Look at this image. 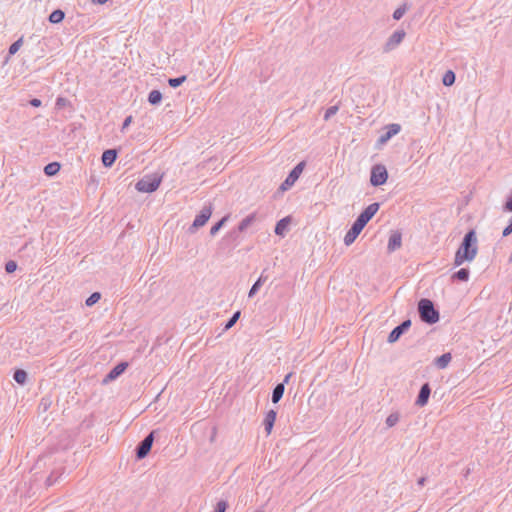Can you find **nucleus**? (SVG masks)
Returning a JSON list of instances; mask_svg holds the SVG:
<instances>
[{
    "instance_id": "f257e3e1",
    "label": "nucleus",
    "mask_w": 512,
    "mask_h": 512,
    "mask_svg": "<svg viewBox=\"0 0 512 512\" xmlns=\"http://www.w3.org/2000/svg\"><path fill=\"white\" fill-rule=\"evenodd\" d=\"M477 252V237L475 231L471 230L465 235L461 246L455 253L454 265L460 266L466 261H473Z\"/></svg>"
},
{
    "instance_id": "f03ea898",
    "label": "nucleus",
    "mask_w": 512,
    "mask_h": 512,
    "mask_svg": "<svg viewBox=\"0 0 512 512\" xmlns=\"http://www.w3.org/2000/svg\"><path fill=\"white\" fill-rule=\"evenodd\" d=\"M418 310L424 322L434 324L439 320V313L435 310L433 303L428 299H421L419 301Z\"/></svg>"
},
{
    "instance_id": "7ed1b4c3",
    "label": "nucleus",
    "mask_w": 512,
    "mask_h": 512,
    "mask_svg": "<svg viewBox=\"0 0 512 512\" xmlns=\"http://www.w3.org/2000/svg\"><path fill=\"white\" fill-rule=\"evenodd\" d=\"M160 183H161L160 177L148 176V177H145L137 182L136 189L140 192L150 193V192H154L155 190H157Z\"/></svg>"
},
{
    "instance_id": "20e7f679",
    "label": "nucleus",
    "mask_w": 512,
    "mask_h": 512,
    "mask_svg": "<svg viewBox=\"0 0 512 512\" xmlns=\"http://www.w3.org/2000/svg\"><path fill=\"white\" fill-rule=\"evenodd\" d=\"M388 173L383 165H375L371 171L370 182L373 186H380L386 183Z\"/></svg>"
},
{
    "instance_id": "39448f33",
    "label": "nucleus",
    "mask_w": 512,
    "mask_h": 512,
    "mask_svg": "<svg viewBox=\"0 0 512 512\" xmlns=\"http://www.w3.org/2000/svg\"><path fill=\"white\" fill-rule=\"evenodd\" d=\"M304 166H305V163L300 162L299 164H297L294 167V169L290 172V174L288 175L286 180L281 185L282 190L288 189L298 180V178L300 177V175L302 174V172L304 170Z\"/></svg>"
},
{
    "instance_id": "423d86ee",
    "label": "nucleus",
    "mask_w": 512,
    "mask_h": 512,
    "mask_svg": "<svg viewBox=\"0 0 512 512\" xmlns=\"http://www.w3.org/2000/svg\"><path fill=\"white\" fill-rule=\"evenodd\" d=\"M363 228L364 227L361 226L360 223L355 221L354 224L352 225L351 229L346 233V235L344 237V243L347 246L351 245L356 240L358 235L361 233Z\"/></svg>"
},
{
    "instance_id": "0eeeda50",
    "label": "nucleus",
    "mask_w": 512,
    "mask_h": 512,
    "mask_svg": "<svg viewBox=\"0 0 512 512\" xmlns=\"http://www.w3.org/2000/svg\"><path fill=\"white\" fill-rule=\"evenodd\" d=\"M211 215H212V207L211 206L203 208V210L200 212V214L198 216H196L192 227L199 228V227L204 226L206 224V222L209 220V218L211 217Z\"/></svg>"
},
{
    "instance_id": "6e6552de",
    "label": "nucleus",
    "mask_w": 512,
    "mask_h": 512,
    "mask_svg": "<svg viewBox=\"0 0 512 512\" xmlns=\"http://www.w3.org/2000/svg\"><path fill=\"white\" fill-rule=\"evenodd\" d=\"M152 443H153V433L149 434L141 443V445L139 446L138 448V451H137V456L139 458H143L145 457L150 449H151V446H152Z\"/></svg>"
},
{
    "instance_id": "1a4fd4ad",
    "label": "nucleus",
    "mask_w": 512,
    "mask_h": 512,
    "mask_svg": "<svg viewBox=\"0 0 512 512\" xmlns=\"http://www.w3.org/2000/svg\"><path fill=\"white\" fill-rule=\"evenodd\" d=\"M386 130V133L379 138L380 144L386 143L390 138L398 134L401 130V127L399 124H390L386 127Z\"/></svg>"
},
{
    "instance_id": "9d476101",
    "label": "nucleus",
    "mask_w": 512,
    "mask_h": 512,
    "mask_svg": "<svg viewBox=\"0 0 512 512\" xmlns=\"http://www.w3.org/2000/svg\"><path fill=\"white\" fill-rule=\"evenodd\" d=\"M405 35L406 34L403 30L394 32L386 44L387 50H390L399 45L403 41Z\"/></svg>"
},
{
    "instance_id": "9b49d317",
    "label": "nucleus",
    "mask_w": 512,
    "mask_h": 512,
    "mask_svg": "<svg viewBox=\"0 0 512 512\" xmlns=\"http://www.w3.org/2000/svg\"><path fill=\"white\" fill-rule=\"evenodd\" d=\"M430 386L428 383L424 384L421 387L420 393L418 395V398L416 400V404L420 407H423L427 404L429 396H430Z\"/></svg>"
},
{
    "instance_id": "f8f14e48",
    "label": "nucleus",
    "mask_w": 512,
    "mask_h": 512,
    "mask_svg": "<svg viewBox=\"0 0 512 512\" xmlns=\"http://www.w3.org/2000/svg\"><path fill=\"white\" fill-rule=\"evenodd\" d=\"M411 325L410 320L404 321L401 325L397 326L392 330L390 333L388 340L389 342H395L398 340L400 335L403 333L404 330H406Z\"/></svg>"
},
{
    "instance_id": "ddd939ff",
    "label": "nucleus",
    "mask_w": 512,
    "mask_h": 512,
    "mask_svg": "<svg viewBox=\"0 0 512 512\" xmlns=\"http://www.w3.org/2000/svg\"><path fill=\"white\" fill-rule=\"evenodd\" d=\"M276 411L270 410L267 412L265 419H264V425H265V431L267 435H270L276 420Z\"/></svg>"
},
{
    "instance_id": "4468645a",
    "label": "nucleus",
    "mask_w": 512,
    "mask_h": 512,
    "mask_svg": "<svg viewBox=\"0 0 512 512\" xmlns=\"http://www.w3.org/2000/svg\"><path fill=\"white\" fill-rule=\"evenodd\" d=\"M290 223H291V217L290 216L284 217L283 219L278 221V223L276 224L275 233L279 236H284L286 231L288 230Z\"/></svg>"
},
{
    "instance_id": "2eb2a0df",
    "label": "nucleus",
    "mask_w": 512,
    "mask_h": 512,
    "mask_svg": "<svg viewBox=\"0 0 512 512\" xmlns=\"http://www.w3.org/2000/svg\"><path fill=\"white\" fill-rule=\"evenodd\" d=\"M402 244V236L399 232H393L389 238L388 242V250L394 251L401 247Z\"/></svg>"
},
{
    "instance_id": "dca6fc26",
    "label": "nucleus",
    "mask_w": 512,
    "mask_h": 512,
    "mask_svg": "<svg viewBox=\"0 0 512 512\" xmlns=\"http://www.w3.org/2000/svg\"><path fill=\"white\" fill-rule=\"evenodd\" d=\"M128 364L125 362L116 365L107 375V380H114L120 376L127 368Z\"/></svg>"
},
{
    "instance_id": "f3484780",
    "label": "nucleus",
    "mask_w": 512,
    "mask_h": 512,
    "mask_svg": "<svg viewBox=\"0 0 512 512\" xmlns=\"http://www.w3.org/2000/svg\"><path fill=\"white\" fill-rule=\"evenodd\" d=\"M116 160V152L114 150H106L102 154V162L104 166L109 167L111 166Z\"/></svg>"
},
{
    "instance_id": "a211bd4d",
    "label": "nucleus",
    "mask_w": 512,
    "mask_h": 512,
    "mask_svg": "<svg viewBox=\"0 0 512 512\" xmlns=\"http://www.w3.org/2000/svg\"><path fill=\"white\" fill-rule=\"evenodd\" d=\"M60 170V164L58 162H52L45 166L44 172L47 176H54Z\"/></svg>"
},
{
    "instance_id": "6ab92c4d",
    "label": "nucleus",
    "mask_w": 512,
    "mask_h": 512,
    "mask_svg": "<svg viewBox=\"0 0 512 512\" xmlns=\"http://www.w3.org/2000/svg\"><path fill=\"white\" fill-rule=\"evenodd\" d=\"M64 12L60 9H57V10H54L50 16H49V21L53 24H57V23H60L63 21L64 19Z\"/></svg>"
},
{
    "instance_id": "aec40b11",
    "label": "nucleus",
    "mask_w": 512,
    "mask_h": 512,
    "mask_svg": "<svg viewBox=\"0 0 512 512\" xmlns=\"http://www.w3.org/2000/svg\"><path fill=\"white\" fill-rule=\"evenodd\" d=\"M452 357L450 353H445L436 359V364L439 368H445L451 361Z\"/></svg>"
},
{
    "instance_id": "412c9836",
    "label": "nucleus",
    "mask_w": 512,
    "mask_h": 512,
    "mask_svg": "<svg viewBox=\"0 0 512 512\" xmlns=\"http://www.w3.org/2000/svg\"><path fill=\"white\" fill-rule=\"evenodd\" d=\"M283 393H284V384H278L274 390H273V394H272V401L274 403H277L283 396Z\"/></svg>"
},
{
    "instance_id": "4be33fe9",
    "label": "nucleus",
    "mask_w": 512,
    "mask_h": 512,
    "mask_svg": "<svg viewBox=\"0 0 512 512\" xmlns=\"http://www.w3.org/2000/svg\"><path fill=\"white\" fill-rule=\"evenodd\" d=\"M162 100V94L160 91L158 90H152L149 95H148V101L152 104V105H156L158 103H160Z\"/></svg>"
},
{
    "instance_id": "5701e85b",
    "label": "nucleus",
    "mask_w": 512,
    "mask_h": 512,
    "mask_svg": "<svg viewBox=\"0 0 512 512\" xmlns=\"http://www.w3.org/2000/svg\"><path fill=\"white\" fill-rule=\"evenodd\" d=\"M443 84L445 86H451L454 84L455 82V74L452 70H448L445 72L444 76H443Z\"/></svg>"
},
{
    "instance_id": "b1692460",
    "label": "nucleus",
    "mask_w": 512,
    "mask_h": 512,
    "mask_svg": "<svg viewBox=\"0 0 512 512\" xmlns=\"http://www.w3.org/2000/svg\"><path fill=\"white\" fill-rule=\"evenodd\" d=\"M27 379V374L24 370H16L14 373V380L19 384H24Z\"/></svg>"
},
{
    "instance_id": "393cba45",
    "label": "nucleus",
    "mask_w": 512,
    "mask_h": 512,
    "mask_svg": "<svg viewBox=\"0 0 512 512\" xmlns=\"http://www.w3.org/2000/svg\"><path fill=\"white\" fill-rule=\"evenodd\" d=\"M378 209H379V204L372 203L368 207H366V209L363 211V213H365L367 216L372 218L377 213Z\"/></svg>"
},
{
    "instance_id": "a878e982",
    "label": "nucleus",
    "mask_w": 512,
    "mask_h": 512,
    "mask_svg": "<svg viewBox=\"0 0 512 512\" xmlns=\"http://www.w3.org/2000/svg\"><path fill=\"white\" fill-rule=\"evenodd\" d=\"M378 209H379V204L372 203L368 207H366V209L363 211V213H365L367 216L372 218L377 213Z\"/></svg>"
},
{
    "instance_id": "bb28decb",
    "label": "nucleus",
    "mask_w": 512,
    "mask_h": 512,
    "mask_svg": "<svg viewBox=\"0 0 512 512\" xmlns=\"http://www.w3.org/2000/svg\"><path fill=\"white\" fill-rule=\"evenodd\" d=\"M453 278H456L460 281H467L469 278V271L465 268H462L453 275Z\"/></svg>"
},
{
    "instance_id": "cd10ccee",
    "label": "nucleus",
    "mask_w": 512,
    "mask_h": 512,
    "mask_svg": "<svg viewBox=\"0 0 512 512\" xmlns=\"http://www.w3.org/2000/svg\"><path fill=\"white\" fill-rule=\"evenodd\" d=\"M398 421H399V415L397 413H393V414H390L386 418V425L388 427H393L394 425L397 424Z\"/></svg>"
},
{
    "instance_id": "c85d7f7f",
    "label": "nucleus",
    "mask_w": 512,
    "mask_h": 512,
    "mask_svg": "<svg viewBox=\"0 0 512 512\" xmlns=\"http://www.w3.org/2000/svg\"><path fill=\"white\" fill-rule=\"evenodd\" d=\"M227 219H228V217L226 216V217L222 218L217 224H215L210 230L211 235H215L221 229V227L225 224Z\"/></svg>"
},
{
    "instance_id": "c756f323",
    "label": "nucleus",
    "mask_w": 512,
    "mask_h": 512,
    "mask_svg": "<svg viewBox=\"0 0 512 512\" xmlns=\"http://www.w3.org/2000/svg\"><path fill=\"white\" fill-rule=\"evenodd\" d=\"M100 297H101V296H100V293H98V292L93 293V294H92V295H90V296L88 297V299L86 300V305H87V306H92V305H94L95 303H97V302L99 301Z\"/></svg>"
},
{
    "instance_id": "7c9ffc66",
    "label": "nucleus",
    "mask_w": 512,
    "mask_h": 512,
    "mask_svg": "<svg viewBox=\"0 0 512 512\" xmlns=\"http://www.w3.org/2000/svg\"><path fill=\"white\" fill-rule=\"evenodd\" d=\"M185 80H186V77L182 76V77H178V78H171V79H169L168 82L171 87L176 88V87L180 86Z\"/></svg>"
},
{
    "instance_id": "2f4dec72",
    "label": "nucleus",
    "mask_w": 512,
    "mask_h": 512,
    "mask_svg": "<svg viewBox=\"0 0 512 512\" xmlns=\"http://www.w3.org/2000/svg\"><path fill=\"white\" fill-rule=\"evenodd\" d=\"M370 219L371 218L369 216L362 212L357 218L356 222L360 223L361 226L365 227V225L370 221Z\"/></svg>"
},
{
    "instance_id": "473e14b6",
    "label": "nucleus",
    "mask_w": 512,
    "mask_h": 512,
    "mask_svg": "<svg viewBox=\"0 0 512 512\" xmlns=\"http://www.w3.org/2000/svg\"><path fill=\"white\" fill-rule=\"evenodd\" d=\"M17 269V263L15 261H8L5 265L7 273H13Z\"/></svg>"
},
{
    "instance_id": "72a5a7b5",
    "label": "nucleus",
    "mask_w": 512,
    "mask_h": 512,
    "mask_svg": "<svg viewBox=\"0 0 512 512\" xmlns=\"http://www.w3.org/2000/svg\"><path fill=\"white\" fill-rule=\"evenodd\" d=\"M239 317H240V311H237L232 316V318L228 321V323L225 325V328L230 329L236 323V321L239 319Z\"/></svg>"
},
{
    "instance_id": "f704fd0d",
    "label": "nucleus",
    "mask_w": 512,
    "mask_h": 512,
    "mask_svg": "<svg viewBox=\"0 0 512 512\" xmlns=\"http://www.w3.org/2000/svg\"><path fill=\"white\" fill-rule=\"evenodd\" d=\"M405 12H406L405 7H399L394 11L393 18L396 20H399L404 15Z\"/></svg>"
},
{
    "instance_id": "c9c22d12",
    "label": "nucleus",
    "mask_w": 512,
    "mask_h": 512,
    "mask_svg": "<svg viewBox=\"0 0 512 512\" xmlns=\"http://www.w3.org/2000/svg\"><path fill=\"white\" fill-rule=\"evenodd\" d=\"M69 105V101L64 97H58L56 100V107L57 108H63L65 106Z\"/></svg>"
},
{
    "instance_id": "e433bc0d",
    "label": "nucleus",
    "mask_w": 512,
    "mask_h": 512,
    "mask_svg": "<svg viewBox=\"0 0 512 512\" xmlns=\"http://www.w3.org/2000/svg\"><path fill=\"white\" fill-rule=\"evenodd\" d=\"M20 46H21V40H18V41H16V42H14V43L10 46V48H9V53H10V54H15V53L19 50Z\"/></svg>"
},
{
    "instance_id": "4c0bfd02",
    "label": "nucleus",
    "mask_w": 512,
    "mask_h": 512,
    "mask_svg": "<svg viewBox=\"0 0 512 512\" xmlns=\"http://www.w3.org/2000/svg\"><path fill=\"white\" fill-rule=\"evenodd\" d=\"M253 220V216H249L247 218H245L241 223H240V226H239V229L240 230H244Z\"/></svg>"
},
{
    "instance_id": "58836bf2",
    "label": "nucleus",
    "mask_w": 512,
    "mask_h": 512,
    "mask_svg": "<svg viewBox=\"0 0 512 512\" xmlns=\"http://www.w3.org/2000/svg\"><path fill=\"white\" fill-rule=\"evenodd\" d=\"M226 508H227L226 502L225 501H219L217 503V506H216V509H215L214 512H225Z\"/></svg>"
},
{
    "instance_id": "ea45409f",
    "label": "nucleus",
    "mask_w": 512,
    "mask_h": 512,
    "mask_svg": "<svg viewBox=\"0 0 512 512\" xmlns=\"http://www.w3.org/2000/svg\"><path fill=\"white\" fill-rule=\"evenodd\" d=\"M261 283V279H258L249 291V297H252L258 290Z\"/></svg>"
},
{
    "instance_id": "a19ab883",
    "label": "nucleus",
    "mask_w": 512,
    "mask_h": 512,
    "mask_svg": "<svg viewBox=\"0 0 512 512\" xmlns=\"http://www.w3.org/2000/svg\"><path fill=\"white\" fill-rule=\"evenodd\" d=\"M338 108L336 106L330 107L325 114V119H328L331 115L335 114L337 112Z\"/></svg>"
},
{
    "instance_id": "79ce46f5",
    "label": "nucleus",
    "mask_w": 512,
    "mask_h": 512,
    "mask_svg": "<svg viewBox=\"0 0 512 512\" xmlns=\"http://www.w3.org/2000/svg\"><path fill=\"white\" fill-rule=\"evenodd\" d=\"M512 233V219L510 224L503 230V236H508Z\"/></svg>"
},
{
    "instance_id": "37998d69",
    "label": "nucleus",
    "mask_w": 512,
    "mask_h": 512,
    "mask_svg": "<svg viewBox=\"0 0 512 512\" xmlns=\"http://www.w3.org/2000/svg\"><path fill=\"white\" fill-rule=\"evenodd\" d=\"M132 122V116H128L123 123V129L127 128Z\"/></svg>"
},
{
    "instance_id": "c03bdc74",
    "label": "nucleus",
    "mask_w": 512,
    "mask_h": 512,
    "mask_svg": "<svg viewBox=\"0 0 512 512\" xmlns=\"http://www.w3.org/2000/svg\"><path fill=\"white\" fill-rule=\"evenodd\" d=\"M30 104H31L32 106H34V107H39V106H41V101H40L39 99H36V98H35V99H32V100L30 101Z\"/></svg>"
},
{
    "instance_id": "a18cd8bd",
    "label": "nucleus",
    "mask_w": 512,
    "mask_h": 512,
    "mask_svg": "<svg viewBox=\"0 0 512 512\" xmlns=\"http://www.w3.org/2000/svg\"><path fill=\"white\" fill-rule=\"evenodd\" d=\"M108 0H92L93 3L95 4H100V5H103L107 2Z\"/></svg>"
},
{
    "instance_id": "49530a36",
    "label": "nucleus",
    "mask_w": 512,
    "mask_h": 512,
    "mask_svg": "<svg viewBox=\"0 0 512 512\" xmlns=\"http://www.w3.org/2000/svg\"><path fill=\"white\" fill-rule=\"evenodd\" d=\"M424 483H425V478H421V479L418 480V484L419 485L422 486V485H424Z\"/></svg>"
},
{
    "instance_id": "de8ad7c7",
    "label": "nucleus",
    "mask_w": 512,
    "mask_h": 512,
    "mask_svg": "<svg viewBox=\"0 0 512 512\" xmlns=\"http://www.w3.org/2000/svg\"><path fill=\"white\" fill-rule=\"evenodd\" d=\"M289 377H290V375H287V376L285 377V380H284V382H285V383H287V382H288Z\"/></svg>"
}]
</instances>
